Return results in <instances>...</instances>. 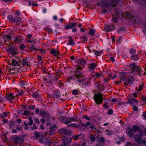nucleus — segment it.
<instances>
[{
	"mask_svg": "<svg viewBox=\"0 0 146 146\" xmlns=\"http://www.w3.org/2000/svg\"><path fill=\"white\" fill-rule=\"evenodd\" d=\"M35 106H33V105H31V106H29V108L31 110H34L35 108Z\"/></svg>",
	"mask_w": 146,
	"mask_h": 146,
	"instance_id": "obj_43",
	"label": "nucleus"
},
{
	"mask_svg": "<svg viewBox=\"0 0 146 146\" xmlns=\"http://www.w3.org/2000/svg\"><path fill=\"white\" fill-rule=\"evenodd\" d=\"M104 108L106 109H107L109 108V107L108 105L107 104V103H105L104 105Z\"/></svg>",
	"mask_w": 146,
	"mask_h": 146,
	"instance_id": "obj_41",
	"label": "nucleus"
},
{
	"mask_svg": "<svg viewBox=\"0 0 146 146\" xmlns=\"http://www.w3.org/2000/svg\"><path fill=\"white\" fill-rule=\"evenodd\" d=\"M142 135H135L134 136L135 140L137 143L143 144L145 145V146H146L145 145V141L144 139L142 140Z\"/></svg>",
	"mask_w": 146,
	"mask_h": 146,
	"instance_id": "obj_2",
	"label": "nucleus"
},
{
	"mask_svg": "<svg viewBox=\"0 0 146 146\" xmlns=\"http://www.w3.org/2000/svg\"><path fill=\"white\" fill-rule=\"evenodd\" d=\"M14 20L16 22H20L21 21V18L18 17H16L15 18Z\"/></svg>",
	"mask_w": 146,
	"mask_h": 146,
	"instance_id": "obj_22",
	"label": "nucleus"
},
{
	"mask_svg": "<svg viewBox=\"0 0 146 146\" xmlns=\"http://www.w3.org/2000/svg\"><path fill=\"white\" fill-rule=\"evenodd\" d=\"M34 134L35 135V137H36L38 138L39 137V134L38 133V132L35 131L34 133Z\"/></svg>",
	"mask_w": 146,
	"mask_h": 146,
	"instance_id": "obj_38",
	"label": "nucleus"
},
{
	"mask_svg": "<svg viewBox=\"0 0 146 146\" xmlns=\"http://www.w3.org/2000/svg\"><path fill=\"white\" fill-rule=\"evenodd\" d=\"M22 39V37L21 36H17L15 38V41L16 43H19L21 42Z\"/></svg>",
	"mask_w": 146,
	"mask_h": 146,
	"instance_id": "obj_9",
	"label": "nucleus"
},
{
	"mask_svg": "<svg viewBox=\"0 0 146 146\" xmlns=\"http://www.w3.org/2000/svg\"><path fill=\"white\" fill-rule=\"evenodd\" d=\"M62 139L63 142L61 146H70L69 143L71 142V139L70 138H67L65 136Z\"/></svg>",
	"mask_w": 146,
	"mask_h": 146,
	"instance_id": "obj_4",
	"label": "nucleus"
},
{
	"mask_svg": "<svg viewBox=\"0 0 146 146\" xmlns=\"http://www.w3.org/2000/svg\"><path fill=\"white\" fill-rule=\"evenodd\" d=\"M126 133L127 136L132 138L133 136V133L132 129L129 127L127 128L126 129Z\"/></svg>",
	"mask_w": 146,
	"mask_h": 146,
	"instance_id": "obj_5",
	"label": "nucleus"
},
{
	"mask_svg": "<svg viewBox=\"0 0 146 146\" xmlns=\"http://www.w3.org/2000/svg\"><path fill=\"white\" fill-rule=\"evenodd\" d=\"M132 128L134 131H137L139 130V128L136 125L133 126Z\"/></svg>",
	"mask_w": 146,
	"mask_h": 146,
	"instance_id": "obj_27",
	"label": "nucleus"
},
{
	"mask_svg": "<svg viewBox=\"0 0 146 146\" xmlns=\"http://www.w3.org/2000/svg\"><path fill=\"white\" fill-rule=\"evenodd\" d=\"M70 126H72L75 127H77V125L75 123H72L70 124Z\"/></svg>",
	"mask_w": 146,
	"mask_h": 146,
	"instance_id": "obj_48",
	"label": "nucleus"
},
{
	"mask_svg": "<svg viewBox=\"0 0 146 146\" xmlns=\"http://www.w3.org/2000/svg\"><path fill=\"white\" fill-rule=\"evenodd\" d=\"M77 31V29L75 28H74L72 29V31L73 32H75Z\"/></svg>",
	"mask_w": 146,
	"mask_h": 146,
	"instance_id": "obj_59",
	"label": "nucleus"
},
{
	"mask_svg": "<svg viewBox=\"0 0 146 146\" xmlns=\"http://www.w3.org/2000/svg\"><path fill=\"white\" fill-rule=\"evenodd\" d=\"M34 120L37 123H39V120L38 119L37 117H35L34 118Z\"/></svg>",
	"mask_w": 146,
	"mask_h": 146,
	"instance_id": "obj_44",
	"label": "nucleus"
},
{
	"mask_svg": "<svg viewBox=\"0 0 146 146\" xmlns=\"http://www.w3.org/2000/svg\"><path fill=\"white\" fill-rule=\"evenodd\" d=\"M90 139L91 140V141L92 142H94L95 141V138L94 137V136L91 135L90 136Z\"/></svg>",
	"mask_w": 146,
	"mask_h": 146,
	"instance_id": "obj_31",
	"label": "nucleus"
},
{
	"mask_svg": "<svg viewBox=\"0 0 146 146\" xmlns=\"http://www.w3.org/2000/svg\"><path fill=\"white\" fill-rule=\"evenodd\" d=\"M105 29L108 31H110L113 30L115 28V27L113 24H110L108 26L105 27Z\"/></svg>",
	"mask_w": 146,
	"mask_h": 146,
	"instance_id": "obj_6",
	"label": "nucleus"
},
{
	"mask_svg": "<svg viewBox=\"0 0 146 146\" xmlns=\"http://www.w3.org/2000/svg\"><path fill=\"white\" fill-rule=\"evenodd\" d=\"M76 62L82 65H84L86 64V62L83 60L80 59H77L76 60Z\"/></svg>",
	"mask_w": 146,
	"mask_h": 146,
	"instance_id": "obj_10",
	"label": "nucleus"
},
{
	"mask_svg": "<svg viewBox=\"0 0 146 146\" xmlns=\"http://www.w3.org/2000/svg\"><path fill=\"white\" fill-rule=\"evenodd\" d=\"M50 52L52 54H53L55 56H57L59 53V52L58 51L54 49L51 50Z\"/></svg>",
	"mask_w": 146,
	"mask_h": 146,
	"instance_id": "obj_13",
	"label": "nucleus"
},
{
	"mask_svg": "<svg viewBox=\"0 0 146 146\" xmlns=\"http://www.w3.org/2000/svg\"><path fill=\"white\" fill-rule=\"evenodd\" d=\"M143 84H142L141 85L139 86V88L138 89V91L139 92L141 91V90L143 89Z\"/></svg>",
	"mask_w": 146,
	"mask_h": 146,
	"instance_id": "obj_33",
	"label": "nucleus"
},
{
	"mask_svg": "<svg viewBox=\"0 0 146 146\" xmlns=\"http://www.w3.org/2000/svg\"><path fill=\"white\" fill-rule=\"evenodd\" d=\"M51 143V141L50 140H48L45 143V144L46 145H50Z\"/></svg>",
	"mask_w": 146,
	"mask_h": 146,
	"instance_id": "obj_42",
	"label": "nucleus"
},
{
	"mask_svg": "<svg viewBox=\"0 0 146 146\" xmlns=\"http://www.w3.org/2000/svg\"><path fill=\"white\" fill-rule=\"evenodd\" d=\"M21 60L20 58H16L15 59H12V60L10 62L11 64L12 65L16 66H18L17 68H18L19 69L21 68Z\"/></svg>",
	"mask_w": 146,
	"mask_h": 146,
	"instance_id": "obj_1",
	"label": "nucleus"
},
{
	"mask_svg": "<svg viewBox=\"0 0 146 146\" xmlns=\"http://www.w3.org/2000/svg\"><path fill=\"white\" fill-rule=\"evenodd\" d=\"M40 113L42 117H45L46 115L45 112L43 110H41L40 112Z\"/></svg>",
	"mask_w": 146,
	"mask_h": 146,
	"instance_id": "obj_26",
	"label": "nucleus"
},
{
	"mask_svg": "<svg viewBox=\"0 0 146 146\" xmlns=\"http://www.w3.org/2000/svg\"><path fill=\"white\" fill-rule=\"evenodd\" d=\"M69 39V44L70 45L73 46L74 45V43L71 37H68Z\"/></svg>",
	"mask_w": 146,
	"mask_h": 146,
	"instance_id": "obj_17",
	"label": "nucleus"
},
{
	"mask_svg": "<svg viewBox=\"0 0 146 146\" xmlns=\"http://www.w3.org/2000/svg\"><path fill=\"white\" fill-rule=\"evenodd\" d=\"M106 133L108 135H111L112 134V132L110 130H107L106 131Z\"/></svg>",
	"mask_w": 146,
	"mask_h": 146,
	"instance_id": "obj_40",
	"label": "nucleus"
},
{
	"mask_svg": "<svg viewBox=\"0 0 146 146\" xmlns=\"http://www.w3.org/2000/svg\"><path fill=\"white\" fill-rule=\"evenodd\" d=\"M144 119H146V113H143L142 115Z\"/></svg>",
	"mask_w": 146,
	"mask_h": 146,
	"instance_id": "obj_49",
	"label": "nucleus"
},
{
	"mask_svg": "<svg viewBox=\"0 0 146 146\" xmlns=\"http://www.w3.org/2000/svg\"><path fill=\"white\" fill-rule=\"evenodd\" d=\"M47 30L49 33H51L52 31V29L50 28L47 29Z\"/></svg>",
	"mask_w": 146,
	"mask_h": 146,
	"instance_id": "obj_53",
	"label": "nucleus"
},
{
	"mask_svg": "<svg viewBox=\"0 0 146 146\" xmlns=\"http://www.w3.org/2000/svg\"><path fill=\"white\" fill-rule=\"evenodd\" d=\"M130 102L132 104L137 103L138 102V101L135 99L133 98L130 100Z\"/></svg>",
	"mask_w": 146,
	"mask_h": 146,
	"instance_id": "obj_20",
	"label": "nucleus"
},
{
	"mask_svg": "<svg viewBox=\"0 0 146 146\" xmlns=\"http://www.w3.org/2000/svg\"><path fill=\"white\" fill-rule=\"evenodd\" d=\"M143 30L146 31V24L144 25L143 26Z\"/></svg>",
	"mask_w": 146,
	"mask_h": 146,
	"instance_id": "obj_64",
	"label": "nucleus"
},
{
	"mask_svg": "<svg viewBox=\"0 0 146 146\" xmlns=\"http://www.w3.org/2000/svg\"><path fill=\"white\" fill-rule=\"evenodd\" d=\"M102 51H97L94 52V54L96 56H98L100 55L102 53Z\"/></svg>",
	"mask_w": 146,
	"mask_h": 146,
	"instance_id": "obj_25",
	"label": "nucleus"
},
{
	"mask_svg": "<svg viewBox=\"0 0 146 146\" xmlns=\"http://www.w3.org/2000/svg\"><path fill=\"white\" fill-rule=\"evenodd\" d=\"M126 15L127 19H129L131 18V15L129 13L127 12L126 13Z\"/></svg>",
	"mask_w": 146,
	"mask_h": 146,
	"instance_id": "obj_29",
	"label": "nucleus"
},
{
	"mask_svg": "<svg viewBox=\"0 0 146 146\" xmlns=\"http://www.w3.org/2000/svg\"><path fill=\"white\" fill-rule=\"evenodd\" d=\"M132 59L134 60H137L138 59V57L136 54L132 55L131 56Z\"/></svg>",
	"mask_w": 146,
	"mask_h": 146,
	"instance_id": "obj_21",
	"label": "nucleus"
},
{
	"mask_svg": "<svg viewBox=\"0 0 146 146\" xmlns=\"http://www.w3.org/2000/svg\"><path fill=\"white\" fill-rule=\"evenodd\" d=\"M112 101L113 102H115L117 101V99L115 98H113L112 100Z\"/></svg>",
	"mask_w": 146,
	"mask_h": 146,
	"instance_id": "obj_63",
	"label": "nucleus"
},
{
	"mask_svg": "<svg viewBox=\"0 0 146 146\" xmlns=\"http://www.w3.org/2000/svg\"><path fill=\"white\" fill-rule=\"evenodd\" d=\"M11 36L10 35H5L3 36V38L5 40V41L10 40L11 38Z\"/></svg>",
	"mask_w": 146,
	"mask_h": 146,
	"instance_id": "obj_12",
	"label": "nucleus"
},
{
	"mask_svg": "<svg viewBox=\"0 0 146 146\" xmlns=\"http://www.w3.org/2000/svg\"><path fill=\"white\" fill-rule=\"evenodd\" d=\"M15 14L16 15H19L20 14V12L19 11H15Z\"/></svg>",
	"mask_w": 146,
	"mask_h": 146,
	"instance_id": "obj_61",
	"label": "nucleus"
},
{
	"mask_svg": "<svg viewBox=\"0 0 146 146\" xmlns=\"http://www.w3.org/2000/svg\"><path fill=\"white\" fill-rule=\"evenodd\" d=\"M83 117L84 118L87 120L89 119H90L89 117H88L86 115H83Z\"/></svg>",
	"mask_w": 146,
	"mask_h": 146,
	"instance_id": "obj_46",
	"label": "nucleus"
},
{
	"mask_svg": "<svg viewBox=\"0 0 146 146\" xmlns=\"http://www.w3.org/2000/svg\"><path fill=\"white\" fill-rule=\"evenodd\" d=\"M15 141L17 143H20L19 137H17L15 139Z\"/></svg>",
	"mask_w": 146,
	"mask_h": 146,
	"instance_id": "obj_30",
	"label": "nucleus"
},
{
	"mask_svg": "<svg viewBox=\"0 0 146 146\" xmlns=\"http://www.w3.org/2000/svg\"><path fill=\"white\" fill-rule=\"evenodd\" d=\"M60 95L59 94H58V93L56 94V93H55L54 94L53 96H54V98H57L59 97Z\"/></svg>",
	"mask_w": 146,
	"mask_h": 146,
	"instance_id": "obj_35",
	"label": "nucleus"
},
{
	"mask_svg": "<svg viewBox=\"0 0 146 146\" xmlns=\"http://www.w3.org/2000/svg\"><path fill=\"white\" fill-rule=\"evenodd\" d=\"M29 125H31L33 123V121L32 120V118L31 117H29Z\"/></svg>",
	"mask_w": 146,
	"mask_h": 146,
	"instance_id": "obj_37",
	"label": "nucleus"
},
{
	"mask_svg": "<svg viewBox=\"0 0 146 146\" xmlns=\"http://www.w3.org/2000/svg\"><path fill=\"white\" fill-rule=\"evenodd\" d=\"M133 110L135 111H137L138 110V108L136 106H135L133 107Z\"/></svg>",
	"mask_w": 146,
	"mask_h": 146,
	"instance_id": "obj_45",
	"label": "nucleus"
},
{
	"mask_svg": "<svg viewBox=\"0 0 146 146\" xmlns=\"http://www.w3.org/2000/svg\"><path fill=\"white\" fill-rule=\"evenodd\" d=\"M42 123H44L45 122V119L43 118H42L40 119Z\"/></svg>",
	"mask_w": 146,
	"mask_h": 146,
	"instance_id": "obj_60",
	"label": "nucleus"
},
{
	"mask_svg": "<svg viewBox=\"0 0 146 146\" xmlns=\"http://www.w3.org/2000/svg\"><path fill=\"white\" fill-rule=\"evenodd\" d=\"M113 112V111L111 110H109L108 111V114H111Z\"/></svg>",
	"mask_w": 146,
	"mask_h": 146,
	"instance_id": "obj_50",
	"label": "nucleus"
},
{
	"mask_svg": "<svg viewBox=\"0 0 146 146\" xmlns=\"http://www.w3.org/2000/svg\"><path fill=\"white\" fill-rule=\"evenodd\" d=\"M131 68H133V70L134 71L136 69H137V71H139V73L141 72V70L138 67H136L135 65L134 64H133L131 66Z\"/></svg>",
	"mask_w": 146,
	"mask_h": 146,
	"instance_id": "obj_11",
	"label": "nucleus"
},
{
	"mask_svg": "<svg viewBox=\"0 0 146 146\" xmlns=\"http://www.w3.org/2000/svg\"><path fill=\"white\" fill-rule=\"evenodd\" d=\"M97 66L95 63H92L90 64L89 68L91 70L94 69Z\"/></svg>",
	"mask_w": 146,
	"mask_h": 146,
	"instance_id": "obj_15",
	"label": "nucleus"
},
{
	"mask_svg": "<svg viewBox=\"0 0 146 146\" xmlns=\"http://www.w3.org/2000/svg\"><path fill=\"white\" fill-rule=\"evenodd\" d=\"M30 113V111H25L24 112V114L25 115H26L27 114H28V113Z\"/></svg>",
	"mask_w": 146,
	"mask_h": 146,
	"instance_id": "obj_58",
	"label": "nucleus"
},
{
	"mask_svg": "<svg viewBox=\"0 0 146 146\" xmlns=\"http://www.w3.org/2000/svg\"><path fill=\"white\" fill-rule=\"evenodd\" d=\"M95 31H96L95 29H91L89 31V33L91 35L93 36L94 35V33L95 32Z\"/></svg>",
	"mask_w": 146,
	"mask_h": 146,
	"instance_id": "obj_24",
	"label": "nucleus"
},
{
	"mask_svg": "<svg viewBox=\"0 0 146 146\" xmlns=\"http://www.w3.org/2000/svg\"><path fill=\"white\" fill-rule=\"evenodd\" d=\"M27 42H28L32 43L33 42H36V39L33 38V39L32 40H27Z\"/></svg>",
	"mask_w": 146,
	"mask_h": 146,
	"instance_id": "obj_28",
	"label": "nucleus"
},
{
	"mask_svg": "<svg viewBox=\"0 0 146 146\" xmlns=\"http://www.w3.org/2000/svg\"><path fill=\"white\" fill-rule=\"evenodd\" d=\"M112 21L113 22L116 23L117 21V19L115 17H113L112 19Z\"/></svg>",
	"mask_w": 146,
	"mask_h": 146,
	"instance_id": "obj_55",
	"label": "nucleus"
},
{
	"mask_svg": "<svg viewBox=\"0 0 146 146\" xmlns=\"http://www.w3.org/2000/svg\"><path fill=\"white\" fill-rule=\"evenodd\" d=\"M129 52L131 54H133L135 53V50L134 49H132L130 50Z\"/></svg>",
	"mask_w": 146,
	"mask_h": 146,
	"instance_id": "obj_36",
	"label": "nucleus"
},
{
	"mask_svg": "<svg viewBox=\"0 0 146 146\" xmlns=\"http://www.w3.org/2000/svg\"><path fill=\"white\" fill-rule=\"evenodd\" d=\"M84 79L79 80H78L77 81L79 83H82V84H84Z\"/></svg>",
	"mask_w": 146,
	"mask_h": 146,
	"instance_id": "obj_39",
	"label": "nucleus"
},
{
	"mask_svg": "<svg viewBox=\"0 0 146 146\" xmlns=\"http://www.w3.org/2000/svg\"><path fill=\"white\" fill-rule=\"evenodd\" d=\"M37 94H33V98H36L37 97Z\"/></svg>",
	"mask_w": 146,
	"mask_h": 146,
	"instance_id": "obj_56",
	"label": "nucleus"
},
{
	"mask_svg": "<svg viewBox=\"0 0 146 146\" xmlns=\"http://www.w3.org/2000/svg\"><path fill=\"white\" fill-rule=\"evenodd\" d=\"M11 54L13 56L15 55L17 53L14 51H12L11 52Z\"/></svg>",
	"mask_w": 146,
	"mask_h": 146,
	"instance_id": "obj_51",
	"label": "nucleus"
},
{
	"mask_svg": "<svg viewBox=\"0 0 146 146\" xmlns=\"http://www.w3.org/2000/svg\"><path fill=\"white\" fill-rule=\"evenodd\" d=\"M17 123H20L21 122V120L19 119H18L17 120Z\"/></svg>",
	"mask_w": 146,
	"mask_h": 146,
	"instance_id": "obj_57",
	"label": "nucleus"
},
{
	"mask_svg": "<svg viewBox=\"0 0 146 146\" xmlns=\"http://www.w3.org/2000/svg\"><path fill=\"white\" fill-rule=\"evenodd\" d=\"M73 94L76 95L78 94V92L77 90H73L72 91Z\"/></svg>",
	"mask_w": 146,
	"mask_h": 146,
	"instance_id": "obj_32",
	"label": "nucleus"
},
{
	"mask_svg": "<svg viewBox=\"0 0 146 146\" xmlns=\"http://www.w3.org/2000/svg\"><path fill=\"white\" fill-rule=\"evenodd\" d=\"M21 65L22 64L23 66L28 65V62L27 60L26 59L23 60L21 59Z\"/></svg>",
	"mask_w": 146,
	"mask_h": 146,
	"instance_id": "obj_18",
	"label": "nucleus"
},
{
	"mask_svg": "<svg viewBox=\"0 0 146 146\" xmlns=\"http://www.w3.org/2000/svg\"><path fill=\"white\" fill-rule=\"evenodd\" d=\"M76 25V23L74 22L71 23H70L69 25H66L65 27V28L66 29H70L73 27H74Z\"/></svg>",
	"mask_w": 146,
	"mask_h": 146,
	"instance_id": "obj_8",
	"label": "nucleus"
},
{
	"mask_svg": "<svg viewBox=\"0 0 146 146\" xmlns=\"http://www.w3.org/2000/svg\"><path fill=\"white\" fill-rule=\"evenodd\" d=\"M98 89L100 90H103L104 89V86L102 84H99L98 86Z\"/></svg>",
	"mask_w": 146,
	"mask_h": 146,
	"instance_id": "obj_23",
	"label": "nucleus"
},
{
	"mask_svg": "<svg viewBox=\"0 0 146 146\" xmlns=\"http://www.w3.org/2000/svg\"><path fill=\"white\" fill-rule=\"evenodd\" d=\"M54 130L52 129V128H51L50 129L49 132L48 133V134L49 135H52L54 133Z\"/></svg>",
	"mask_w": 146,
	"mask_h": 146,
	"instance_id": "obj_34",
	"label": "nucleus"
},
{
	"mask_svg": "<svg viewBox=\"0 0 146 146\" xmlns=\"http://www.w3.org/2000/svg\"><path fill=\"white\" fill-rule=\"evenodd\" d=\"M126 74L124 73H121L119 74V78L121 80H123L126 76Z\"/></svg>",
	"mask_w": 146,
	"mask_h": 146,
	"instance_id": "obj_16",
	"label": "nucleus"
},
{
	"mask_svg": "<svg viewBox=\"0 0 146 146\" xmlns=\"http://www.w3.org/2000/svg\"><path fill=\"white\" fill-rule=\"evenodd\" d=\"M87 40V38L86 37H83V41H86Z\"/></svg>",
	"mask_w": 146,
	"mask_h": 146,
	"instance_id": "obj_62",
	"label": "nucleus"
},
{
	"mask_svg": "<svg viewBox=\"0 0 146 146\" xmlns=\"http://www.w3.org/2000/svg\"><path fill=\"white\" fill-rule=\"evenodd\" d=\"M14 96L12 93H10L6 96V99L10 102H12L14 99Z\"/></svg>",
	"mask_w": 146,
	"mask_h": 146,
	"instance_id": "obj_7",
	"label": "nucleus"
},
{
	"mask_svg": "<svg viewBox=\"0 0 146 146\" xmlns=\"http://www.w3.org/2000/svg\"><path fill=\"white\" fill-rule=\"evenodd\" d=\"M77 120V119L75 118H70L68 119L66 121V124H68L70 123L71 121H76Z\"/></svg>",
	"mask_w": 146,
	"mask_h": 146,
	"instance_id": "obj_14",
	"label": "nucleus"
},
{
	"mask_svg": "<svg viewBox=\"0 0 146 146\" xmlns=\"http://www.w3.org/2000/svg\"><path fill=\"white\" fill-rule=\"evenodd\" d=\"M24 123L25 125V127H24V128L25 129H27L28 128V127L27 126V124L26 122H24Z\"/></svg>",
	"mask_w": 146,
	"mask_h": 146,
	"instance_id": "obj_54",
	"label": "nucleus"
},
{
	"mask_svg": "<svg viewBox=\"0 0 146 146\" xmlns=\"http://www.w3.org/2000/svg\"><path fill=\"white\" fill-rule=\"evenodd\" d=\"M100 140L102 143H103L104 142V139L103 137H100Z\"/></svg>",
	"mask_w": 146,
	"mask_h": 146,
	"instance_id": "obj_47",
	"label": "nucleus"
},
{
	"mask_svg": "<svg viewBox=\"0 0 146 146\" xmlns=\"http://www.w3.org/2000/svg\"><path fill=\"white\" fill-rule=\"evenodd\" d=\"M29 48L32 51H36L37 50V49L35 47L34 45H32Z\"/></svg>",
	"mask_w": 146,
	"mask_h": 146,
	"instance_id": "obj_19",
	"label": "nucleus"
},
{
	"mask_svg": "<svg viewBox=\"0 0 146 146\" xmlns=\"http://www.w3.org/2000/svg\"><path fill=\"white\" fill-rule=\"evenodd\" d=\"M94 100L96 103L98 104H100L102 102V97L101 94L97 93L94 95Z\"/></svg>",
	"mask_w": 146,
	"mask_h": 146,
	"instance_id": "obj_3",
	"label": "nucleus"
},
{
	"mask_svg": "<svg viewBox=\"0 0 146 146\" xmlns=\"http://www.w3.org/2000/svg\"><path fill=\"white\" fill-rule=\"evenodd\" d=\"M20 47L21 49H23L25 48V46L24 44H22L20 46Z\"/></svg>",
	"mask_w": 146,
	"mask_h": 146,
	"instance_id": "obj_52",
	"label": "nucleus"
}]
</instances>
